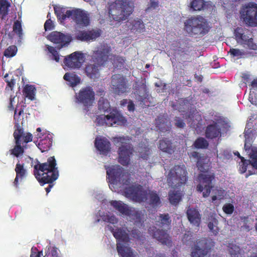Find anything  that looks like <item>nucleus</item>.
<instances>
[{
    "instance_id": "nucleus-39",
    "label": "nucleus",
    "mask_w": 257,
    "mask_h": 257,
    "mask_svg": "<svg viewBox=\"0 0 257 257\" xmlns=\"http://www.w3.org/2000/svg\"><path fill=\"white\" fill-rule=\"evenodd\" d=\"M36 88L34 85L26 84L23 88V93L25 97L31 100L35 99Z\"/></svg>"
},
{
    "instance_id": "nucleus-35",
    "label": "nucleus",
    "mask_w": 257,
    "mask_h": 257,
    "mask_svg": "<svg viewBox=\"0 0 257 257\" xmlns=\"http://www.w3.org/2000/svg\"><path fill=\"white\" fill-rule=\"evenodd\" d=\"M116 249L120 257H135L132 249L129 247L124 246L120 242H117Z\"/></svg>"
},
{
    "instance_id": "nucleus-38",
    "label": "nucleus",
    "mask_w": 257,
    "mask_h": 257,
    "mask_svg": "<svg viewBox=\"0 0 257 257\" xmlns=\"http://www.w3.org/2000/svg\"><path fill=\"white\" fill-rule=\"evenodd\" d=\"M159 148L162 151L170 154H172L174 152L172 143L167 139L160 140Z\"/></svg>"
},
{
    "instance_id": "nucleus-10",
    "label": "nucleus",
    "mask_w": 257,
    "mask_h": 257,
    "mask_svg": "<svg viewBox=\"0 0 257 257\" xmlns=\"http://www.w3.org/2000/svg\"><path fill=\"white\" fill-rule=\"evenodd\" d=\"M214 246V242L212 239L207 238H201L194 242L191 248V257H205Z\"/></svg>"
},
{
    "instance_id": "nucleus-46",
    "label": "nucleus",
    "mask_w": 257,
    "mask_h": 257,
    "mask_svg": "<svg viewBox=\"0 0 257 257\" xmlns=\"http://www.w3.org/2000/svg\"><path fill=\"white\" fill-rule=\"evenodd\" d=\"M98 109L104 112L108 111L110 109V105L108 101L103 97H101L98 102Z\"/></svg>"
},
{
    "instance_id": "nucleus-20",
    "label": "nucleus",
    "mask_w": 257,
    "mask_h": 257,
    "mask_svg": "<svg viewBox=\"0 0 257 257\" xmlns=\"http://www.w3.org/2000/svg\"><path fill=\"white\" fill-rule=\"evenodd\" d=\"M94 146L100 154L106 156L111 151V144L105 137H97L94 141Z\"/></svg>"
},
{
    "instance_id": "nucleus-58",
    "label": "nucleus",
    "mask_w": 257,
    "mask_h": 257,
    "mask_svg": "<svg viewBox=\"0 0 257 257\" xmlns=\"http://www.w3.org/2000/svg\"><path fill=\"white\" fill-rule=\"evenodd\" d=\"M243 44L246 45L250 50H255L257 49V45L253 42V39L250 37Z\"/></svg>"
},
{
    "instance_id": "nucleus-4",
    "label": "nucleus",
    "mask_w": 257,
    "mask_h": 257,
    "mask_svg": "<svg viewBox=\"0 0 257 257\" xmlns=\"http://www.w3.org/2000/svg\"><path fill=\"white\" fill-rule=\"evenodd\" d=\"M15 131L13 134L14 138L15 141L16 145L14 148L10 150L12 155L16 157H19L24 153L26 146H22L24 143L27 144L33 140V135L30 133H25L24 129L18 124L14 126Z\"/></svg>"
},
{
    "instance_id": "nucleus-64",
    "label": "nucleus",
    "mask_w": 257,
    "mask_h": 257,
    "mask_svg": "<svg viewBox=\"0 0 257 257\" xmlns=\"http://www.w3.org/2000/svg\"><path fill=\"white\" fill-rule=\"evenodd\" d=\"M196 162V166L198 168V169L200 170V172H204L205 169L204 166V163L202 162V158L197 160Z\"/></svg>"
},
{
    "instance_id": "nucleus-1",
    "label": "nucleus",
    "mask_w": 257,
    "mask_h": 257,
    "mask_svg": "<svg viewBox=\"0 0 257 257\" xmlns=\"http://www.w3.org/2000/svg\"><path fill=\"white\" fill-rule=\"evenodd\" d=\"M34 174L41 185L49 184L46 188L47 193L50 192L53 186L52 183L56 180L59 175L56 160L54 156L48 158L45 163H38L34 166Z\"/></svg>"
},
{
    "instance_id": "nucleus-3",
    "label": "nucleus",
    "mask_w": 257,
    "mask_h": 257,
    "mask_svg": "<svg viewBox=\"0 0 257 257\" xmlns=\"http://www.w3.org/2000/svg\"><path fill=\"white\" fill-rule=\"evenodd\" d=\"M208 24L202 16H193L184 23V30L190 36H203L209 31Z\"/></svg>"
},
{
    "instance_id": "nucleus-56",
    "label": "nucleus",
    "mask_w": 257,
    "mask_h": 257,
    "mask_svg": "<svg viewBox=\"0 0 257 257\" xmlns=\"http://www.w3.org/2000/svg\"><path fill=\"white\" fill-rule=\"evenodd\" d=\"M132 236L138 240H143L145 238L143 233L138 229L134 228L131 232Z\"/></svg>"
},
{
    "instance_id": "nucleus-54",
    "label": "nucleus",
    "mask_w": 257,
    "mask_h": 257,
    "mask_svg": "<svg viewBox=\"0 0 257 257\" xmlns=\"http://www.w3.org/2000/svg\"><path fill=\"white\" fill-rule=\"evenodd\" d=\"M23 113H24V108L22 107V106H21L20 108H19L18 106H17L15 110L14 116L15 120L17 121L15 123V125L17 124H18L20 125L19 121L21 119V115Z\"/></svg>"
},
{
    "instance_id": "nucleus-31",
    "label": "nucleus",
    "mask_w": 257,
    "mask_h": 257,
    "mask_svg": "<svg viewBox=\"0 0 257 257\" xmlns=\"http://www.w3.org/2000/svg\"><path fill=\"white\" fill-rule=\"evenodd\" d=\"M172 220L168 213L160 214L156 221V225L160 227L170 229Z\"/></svg>"
},
{
    "instance_id": "nucleus-25",
    "label": "nucleus",
    "mask_w": 257,
    "mask_h": 257,
    "mask_svg": "<svg viewBox=\"0 0 257 257\" xmlns=\"http://www.w3.org/2000/svg\"><path fill=\"white\" fill-rule=\"evenodd\" d=\"M106 228L112 233L113 236L117 240V242H118V241L123 242L128 241V235L124 230L121 228H117L114 229L110 225H107Z\"/></svg>"
},
{
    "instance_id": "nucleus-13",
    "label": "nucleus",
    "mask_w": 257,
    "mask_h": 257,
    "mask_svg": "<svg viewBox=\"0 0 257 257\" xmlns=\"http://www.w3.org/2000/svg\"><path fill=\"white\" fill-rule=\"evenodd\" d=\"M76 99L78 103L83 104L85 110H88V108L92 105L94 101V91L90 86L82 88L76 95Z\"/></svg>"
},
{
    "instance_id": "nucleus-15",
    "label": "nucleus",
    "mask_w": 257,
    "mask_h": 257,
    "mask_svg": "<svg viewBox=\"0 0 257 257\" xmlns=\"http://www.w3.org/2000/svg\"><path fill=\"white\" fill-rule=\"evenodd\" d=\"M110 87L112 92L117 95H121L127 92L128 85L126 78L120 74L112 76Z\"/></svg>"
},
{
    "instance_id": "nucleus-50",
    "label": "nucleus",
    "mask_w": 257,
    "mask_h": 257,
    "mask_svg": "<svg viewBox=\"0 0 257 257\" xmlns=\"http://www.w3.org/2000/svg\"><path fill=\"white\" fill-rule=\"evenodd\" d=\"M228 53L231 56L237 57L238 59L242 57L245 54L244 50L236 48H230Z\"/></svg>"
},
{
    "instance_id": "nucleus-16",
    "label": "nucleus",
    "mask_w": 257,
    "mask_h": 257,
    "mask_svg": "<svg viewBox=\"0 0 257 257\" xmlns=\"http://www.w3.org/2000/svg\"><path fill=\"white\" fill-rule=\"evenodd\" d=\"M149 232L153 238L156 239L163 245L168 246H172V241L170 235L168 233L167 230L163 229H157L153 226L150 227L148 229Z\"/></svg>"
},
{
    "instance_id": "nucleus-48",
    "label": "nucleus",
    "mask_w": 257,
    "mask_h": 257,
    "mask_svg": "<svg viewBox=\"0 0 257 257\" xmlns=\"http://www.w3.org/2000/svg\"><path fill=\"white\" fill-rule=\"evenodd\" d=\"M143 214L142 211L135 210V209L132 210L131 209V214L130 216H132V219L135 220L136 224L137 225L138 224L142 223Z\"/></svg>"
},
{
    "instance_id": "nucleus-57",
    "label": "nucleus",
    "mask_w": 257,
    "mask_h": 257,
    "mask_svg": "<svg viewBox=\"0 0 257 257\" xmlns=\"http://www.w3.org/2000/svg\"><path fill=\"white\" fill-rule=\"evenodd\" d=\"M102 219L104 222H109L112 224L116 223L118 221L117 219L114 215H104Z\"/></svg>"
},
{
    "instance_id": "nucleus-21",
    "label": "nucleus",
    "mask_w": 257,
    "mask_h": 257,
    "mask_svg": "<svg viewBox=\"0 0 257 257\" xmlns=\"http://www.w3.org/2000/svg\"><path fill=\"white\" fill-rule=\"evenodd\" d=\"M250 160H245L244 158H241V164H240V171L241 173H244L247 170L248 164H250L253 168L257 169V148H254L252 152L249 153Z\"/></svg>"
},
{
    "instance_id": "nucleus-43",
    "label": "nucleus",
    "mask_w": 257,
    "mask_h": 257,
    "mask_svg": "<svg viewBox=\"0 0 257 257\" xmlns=\"http://www.w3.org/2000/svg\"><path fill=\"white\" fill-rule=\"evenodd\" d=\"M218 223V220L216 218L211 216L209 218L208 227L214 235H217L219 231V229L217 226Z\"/></svg>"
},
{
    "instance_id": "nucleus-11",
    "label": "nucleus",
    "mask_w": 257,
    "mask_h": 257,
    "mask_svg": "<svg viewBox=\"0 0 257 257\" xmlns=\"http://www.w3.org/2000/svg\"><path fill=\"white\" fill-rule=\"evenodd\" d=\"M215 179L213 173H200L198 176L199 184L197 186V190L202 192L203 197L209 196L211 190L214 187L213 181Z\"/></svg>"
},
{
    "instance_id": "nucleus-51",
    "label": "nucleus",
    "mask_w": 257,
    "mask_h": 257,
    "mask_svg": "<svg viewBox=\"0 0 257 257\" xmlns=\"http://www.w3.org/2000/svg\"><path fill=\"white\" fill-rule=\"evenodd\" d=\"M13 31L18 35L20 39H21L23 36V30L21 22L19 20H16L13 25Z\"/></svg>"
},
{
    "instance_id": "nucleus-19",
    "label": "nucleus",
    "mask_w": 257,
    "mask_h": 257,
    "mask_svg": "<svg viewBox=\"0 0 257 257\" xmlns=\"http://www.w3.org/2000/svg\"><path fill=\"white\" fill-rule=\"evenodd\" d=\"M48 39L52 42L58 45L57 48L59 50L68 45L70 42L68 37L57 31H54L50 33L48 36Z\"/></svg>"
},
{
    "instance_id": "nucleus-32",
    "label": "nucleus",
    "mask_w": 257,
    "mask_h": 257,
    "mask_svg": "<svg viewBox=\"0 0 257 257\" xmlns=\"http://www.w3.org/2000/svg\"><path fill=\"white\" fill-rule=\"evenodd\" d=\"M52 137L48 134L46 137L41 139L37 146L41 152L43 153L47 152L50 150L52 147Z\"/></svg>"
},
{
    "instance_id": "nucleus-27",
    "label": "nucleus",
    "mask_w": 257,
    "mask_h": 257,
    "mask_svg": "<svg viewBox=\"0 0 257 257\" xmlns=\"http://www.w3.org/2000/svg\"><path fill=\"white\" fill-rule=\"evenodd\" d=\"M234 35L236 40L243 44L251 36L252 32L245 28L238 27L234 30Z\"/></svg>"
},
{
    "instance_id": "nucleus-61",
    "label": "nucleus",
    "mask_w": 257,
    "mask_h": 257,
    "mask_svg": "<svg viewBox=\"0 0 257 257\" xmlns=\"http://www.w3.org/2000/svg\"><path fill=\"white\" fill-rule=\"evenodd\" d=\"M159 6V2L158 1H155L151 0L150 3L148 4L147 8L145 11L148 12L151 10L156 9Z\"/></svg>"
},
{
    "instance_id": "nucleus-8",
    "label": "nucleus",
    "mask_w": 257,
    "mask_h": 257,
    "mask_svg": "<svg viewBox=\"0 0 257 257\" xmlns=\"http://www.w3.org/2000/svg\"><path fill=\"white\" fill-rule=\"evenodd\" d=\"M106 175L112 183L118 182L123 186H128L131 184V174L124 171L119 165L111 167L105 166Z\"/></svg>"
},
{
    "instance_id": "nucleus-41",
    "label": "nucleus",
    "mask_w": 257,
    "mask_h": 257,
    "mask_svg": "<svg viewBox=\"0 0 257 257\" xmlns=\"http://www.w3.org/2000/svg\"><path fill=\"white\" fill-rule=\"evenodd\" d=\"M227 247L231 257H242V251L238 245L232 243H229Z\"/></svg>"
},
{
    "instance_id": "nucleus-6",
    "label": "nucleus",
    "mask_w": 257,
    "mask_h": 257,
    "mask_svg": "<svg viewBox=\"0 0 257 257\" xmlns=\"http://www.w3.org/2000/svg\"><path fill=\"white\" fill-rule=\"evenodd\" d=\"M113 141L118 146V162L122 165H127L130 162L134 149L129 137H119L113 139Z\"/></svg>"
},
{
    "instance_id": "nucleus-53",
    "label": "nucleus",
    "mask_w": 257,
    "mask_h": 257,
    "mask_svg": "<svg viewBox=\"0 0 257 257\" xmlns=\"http://www.w3.org/2000/svg\"><path fill=\"white\" fill-rule=\"evenodd\" d=\"M47 48L49 52L52 54L53 56L52 59L58 62L60 60V56L56 49L49 45L47 46Z\"/></svg>"
},
{
    "instance_id": "nucleus-17",
    "label": "nucleus",
    "mask_w": 257,
    "mask_h": 257,
    "mask_svg": "<svg viewBox=\"0 0 257 257\" xmlns=\"http://www.w3.org/2000/svg\"><path fill=\"white\" fill-rule=\"evenodd\" d=\"M84 62V54L79 51L72 53L65 57L64 60V64L70 68H80Z\"/></svg>"
},
{
    "instance_id": "nucleus-34",
    "label": "nucleus",
    "mask_w": 257,
    "mask_h": 257,
    "mask_svg": "<svg viewBox=\"0 0 257 257\" xmlns=\"http://www.w3.org/2000/svg\"><path fill=\"white\" fill-rule=\"evenodd\" d=\"M134 93L136 96V100L138 101H140L141 104H142L148 96L146 85L143 84L139 86L137 88H136Z\"/></svg>"
},
{
    "instance_id": "nucleus-22",
    "label": "nucleus",
    "mask_w": 257,
    "mask_h": 257,
    "mask_svg": "<svg viewBox=\"0 0 257 257\" xmlns=\"http://www.w3.org/2000/svg\"><path fill=\"white\" fill-rule=\"evenodd\" d=\"M145 202L153 208H156L161 203L160 196L156 191L149 190L147 191V195L145 196Z\"/></svg>"
},
{
    "instance_id": "nucleus-28",
    "label": "nucleus",
    "mask_w": 257,
    "mask_h": 257,
    "mask_svg": "<svg viewBox=\"0 0 257 257\" xmlns=\"http://www.w3.org/2000/svg\"><path fill=\"white\" fill-rule=\"evenodd\" d=\"M157 127L162 132L169 131L171 129V122L168 117L164 115H160L156 118Z\"/></svg>"
},
{
    "instance_id": "nucleus-62",
    "label": "nucleus",
    "mask_w": 257,
    "mask_h": 257,
    "mask_svg": "<svg viewBox=\"0 0 257 257\" xmlns=\"http://www.w3.org/2000/svg\"><path fill=\"white\" fill-rule=\"evenodd\" d=\"M54 27L53 21L51 19L46 20L44 24V28L46 31L52 30Z\"/></svg>"
},
{
    "instance_id": "nucleus-14",
    "label": "nucleus",
    "mask_w": 257,
    "mask_h": 257,
    "mask_svg": "<svg viewBox=\"0 0 257 257\" xmlns=\"http://www.w3.org/2000/svg\"><path fill=\"white\" fill-rule=\"evenodd\" d=\"M147 191L141 185L136 184L126 187L124 193L126 197L130 198L134 201L143 202H145Z\"/></svg>"
},
{
    "instance_id": "nucleus-37",
    "label": "nucleus",
    "mask_w": 257,
    "mask_h": 257,
    "mask_svg": "<svg viewBox=\"0 0 257 257\" xmlns=\"http://www.w3.org/2000/svg\"><path fill=\"white\" fill-rule=\"evenodd\" d=\"M63 78L69 83L70 86L74 87L80 82V78L73 73H66Z\"/></svg>"
},
{
    "instance_id": "nucleus-49",
    "label": "nucleus",
    "mask_w": 257,
    "mask_h": 257,
    "mask_svg": "<svg viewBox=\"0 0 257 257\" xmlns=\"http://www.w3.org/2000/svg\"><path fill=\"white\" fill-rule=\"evenodd\" d=\"M17 51V47L15 45H11L5 50L4 55L8 58L13 57L16 55Z\"/></svg>"
},
{
    "instance_id": "nucleus-7",
    "label": "nucleus",
    "mask_w": 257,
    "mask_h": 257,
    "mask_svg": "<svg viewBox=\"0 0 257 257\" xmlns=\"http://www.w3.org/2000/svg\"><path fill=\"white\" fill-rule=\"evenodd\" d=\"M187 174L184 165H175L169 170L166 176L168 185L174 188L185 184L187 180Z\"/></svg>"
},
{
    "instance_id": "nucleus-9",
    "label": "nucleus",
    "mask_w": 257,
    "mask_h": 257,
    "mask_svg": "<svg viewBox=\"0 0 257 257\" xmlns=\"http://www.w3.org/2000/svg\"><path fill=\"white\" fill-rule=\"evenodd\" d=\"M240 20L247 26H257V4L249 2L243 5L239 11Z\"/></svg>"
},
{
    "instance_id": "nucleus-36",
    "label": "nucleus",
    "mask_w": 257,
    "mask_h": 257,
    "mask_svg": "<svg viewBox=\"0 0 257 257\" xmlns=\"http://www.w3.org/2000/svg\"><path fill=\"white\" fill-rule=\"evenodd\" d=\"M210 4L204 0H193L190 3V8L195 11H200L208 8Z\"/></svg>"
},
{
    "instance_id": "nucleus-47",
    "label": "nucleus",
    "mask_w": 257,
    "mask_h": 257,
    "mask_svg": "<svg viewBox=\"0 0 257 257\" xmlns=\"http://www.w3.org/2000/svg\"><path fill=\"white\" fill-rule=\"evenodd\" d=\"M193 145L196 149H206L208 147L209 144L204 138L199 137L195 140Z\"/></svg>"
},
{
    "instance_id": "nucleus-2",
    "label": "nucleus",
    "mask_w": 257,
    "mask_h": 257,
    "mask_svg": "<svg viewBox=\"0 0 257 257\" xmlns=\"http://www.w3.org/2000/svg\"><path fill=\"white\" fill-rule=\"evenodd\" d=\"M93 51L91 55L92 61L94 64H89L85 68V72L88 77L95 80L100 77V70L107 61L111 52V47L107 44H101Z\"/></svg>"
},
{
    "instance_id": "nucleus-5",
    "label": "nucleus",
    "mask_w": 257,
    "mask_h": 257,
    "mask_svg": "<svg viewBox=\"0 0 257 257\" xmlns=\"http://www.w3.org/2000/svg\"><path fill=\"white\" fill-rule=\"evenodd\" d=\"M108 11L110 18L115 21H124L133 13L134 6L117 1L108 4Z\"/></svg>"
},
{
    "instance_id": "nucleus-12",
    "label": "nucleus",
    "mask_w": 257,
    "mask_h": 257,
    "mask_svg": "<svg viewBox=\"0 0 257 257\" xmlns=\"http://www.w3.org/2000/svg\"><path fill=\"white\" fill-rule=\"evenodd\" d=\"M68 15L70 17L78 27L83 28L90 25V18L88 14L80 9L74 8L68 11Z\"/></svg>"
},
{
    "instance_id": "nucleus-18",
    "label": "nucleus",
    "mask_w": 257,
    "mask_h": 257,
    "mask_svg": "<svg viewBox=\"0 0 257 257\" xmlns=\"http://www.w3.org/2000/svg\"><path fill=\"white\" fill-rule=\"evenodd\" d=\"M99 29L90 30H80L76 32L75 38L76 40L82 42H91L95 41L101 34Z\"/></svg>"
},
{
    "instance_id": "nucleus-55",
    "label": "nucleus",
    "mask_w": 257,
    "mask_h": 257,
    "mask_svg": "<svg viewBox=\"0 0 257 257\" xmlns=\"http://www.w3.org/2000/svg\"><path fill=\"white\" fill-rule=\"evenodd\" d=\"M252 139H250L249 137L245 138L244 143V149L249 155L250 152H252V150L256 147L252 146Z\"/></svg>"
},
{
    "instance_id": "nucleus-45",
    "label": "nucleus",
    "mask_w": 257,
    "mask_h": 257,
    "mask_svg": "<svg viewBox=\"0 0 257 257\" xmlns=\"http://www.w3.org/2000/svg\"><path fill=\"white\" fill-rule=\"evenodd\" d=\"M10 3L7 0H0V15L3 17L8 15Z\"/></svg>"
},
{
    "instance_id": "nucleus-33",
    "label": "nucleus",
    "mask_w": 257,
    "mask_h": 257,
    "mask_svg": "<svg viewBox=\"0 0 257 257\" xmlns=\"http://www.w3.org/2000/svg\"><path fill=\"white\" fill-rule=\"evenodd\" d=\"M24 164L18 163L15 168L16 176L14 181V185L16 188L19 187V179H23L26 175V170L24 168Z\"/></svg>"
},
{
    "instance_id": "nucleus-44",
    "label": "nucleus",
    "mask_w": 257,
    "mask_h": 257,
    "mask_svg": "<svg viewBox=\"0 0 257 257\" xmlns=\"http://www.w3.org/2000/svg\"><path fill=\"white\" fill-rule=\"evenodd\" d=\"M138 152L140 153V157L144 160H148L151 154L150 149L148 146L143 144H139Z\"/></svg>"
},
{
    "instance_id": "nucleus-40",
    "label": "nucleus",
    "mask_w": 257,
    "mask_h": 257,
    "mask_svg": "<svg viewBox=\"0 0 257 257\" xmlns=\"http://www.w3.org/2000/svg\"><path fill=\"white\" fill-rule=\"evenodd\" d=\"M168 196L170 203L176 205L181 200L182 193L179 190H171L169 192Z\"/></svg>"
},
{
    "instance_id": "nucleus-23",
    "label": "nucleus",
    "mask_w": 257,
    "mask_h": 257,
    "mask_svg": "<svg viewBox=\"0 0 257 257\" xmlns=\"http://www.w3.org/2000/svg\"><path fill=\"white\" fill-rule=\"evenodd\" d=\"M107 119L110 120V126L113 124L124 125L127 122L126 119L117 109H112L108 114Z\"/></svg>"
},
{
    "instance_id": "nucleus-63",
    "label": "nucleus",
    "mask_w": 257,
    "mask_h": 257,
    "mask_svg": "<svg viewBox=\"0 0 257 257\" xmlns=\"http://www.w3.org/2000/svg\"><path fill=\"white\" fill-rule=\"evenodd\" d=\"M241 220H243L244 223L243 227L247 231H249L251 230V228L247 224V222L248 221V216H243L241 217Z\"/></svg>"
},
{
    "instance_id": "nucleus-52",
    "label": "nucleus",
    "mask_w": 257,
    "mask_h": 257,
    "mask_svg": "<svg viewBox=\"0 0 257 257\" xmlns=\"http://www.w3.org/2000/svg\"><path fill=\"white\" fill-rule=\"evenodd\" d=\"M107 115H100L97 116L96 117V121L99 125H103L106 124L108 126H110V120L107 119Z\"/></svg>"
},
{
    "instance_id": "nucleus-42",
    "label": "nucleus",
    "mask_w": 257,
    "mask_h": 257,
    "mask_svg": "<svg viewBox=\"0 0 257 257\" xmlns=\"http://www.w3.org/2000/svg\"><path fill=\"white\" fill-rule=\"evenodd\" d=\"M54 12L56 14L57 18L60 20L61 21H65L66 18H70V16H69L67 14L68 11L71 10H67L65 13H64L65 9L60 7H55L54 8Z\"/></svg>"
},
{
    "instance_id": "nucleus-30",
    "label": "nucleus",
    "mask_w": 257,
    "mask_h": 257,
    "mask_svg": "<svg viewBox=\"0 0 257 257\" xmlns=\"http://www.w3.org/2000/svg\"><path fill=\"white\" fill-rule=\"evenodd\" d=\"M110 205L116 210L123 215L130 216L131 214V208L126 204L120 201L112 200Z\"/></svg>"
},
{
    "instance_id": "nucleus-59",
    "label": "nucleus",
    "mask_w": 257,
    "mask_h": 257,
    "mask_svg": "<svg viewBox=\"0 0 257 257\" xmlns=\"http://www.w3.org/2000/svg\"><path fill=\"white\" fill-rule=\"evenodd\" d=\"M223 211L227 214H232L234 210V206L230 203L225 204L222 207Z\"/></svg>"
},
{
    "instance_id": "nucleus-24",
    "label": "nucleus",
    "mask_w": 257,
    "mask_h": 257,
    "mask_svg": "<svg viewBox=\"0 0 257 257\" xmlns=\"http://www.w3.org/2000/svg\"><path fill=\"white\" fill-rule=\"evenodd\" d=\"M187 218L192 225L199 227L201 220V215L198 209L189 207L186 211Z\"/></svg>"
},
{
    "instance_id": "nucleus-29",
    "label": "nucleus",
    "mask_w": 257,
    "mask_h": 257,
    "mask_svg": "<svg viewBox=\"0 0 257 257\" xmlns=\"http://www.w3.org/2000/svg\"><path fill=\"white\" fill-rule=\"evenodd\" d=\"M128 28L133 32L142 33L145 31V25L140 19L131 20L127 21Z\"/></svg>"
},
{
    "instance_id": "nucleus-26",
    "label": "nucleus",
    "mask_w": 257,
    "mask_h": 257,
    "mask_svg": "<svg viewBox=\"0 0 257 257\" xmlns=\"http://www.w3.org/2000/svg\"><path fill=\"white\" fill-rule=\"evenodd\" d=\"M221 128L217 122L213 121L207 125L205 130V136L207 139H213L221 136Z\"/></svg>"
},
{
    "instance_id": "nucleus-60",
    "label": "nucleus",
    "mask_w": 257,
    "mask_h": 257,
    "mask_svg": "<svg viewBox=\"0 0 257 257\" xmlns=\"http://www.w3.org/2000/svg\"><path fill=\"white\" fill-rule=\"evenodd\" d=\"M175 125L180 128H184L186 124L184 120L179 117H175L174 118Z\"/></svg>"
}]
</instances>
